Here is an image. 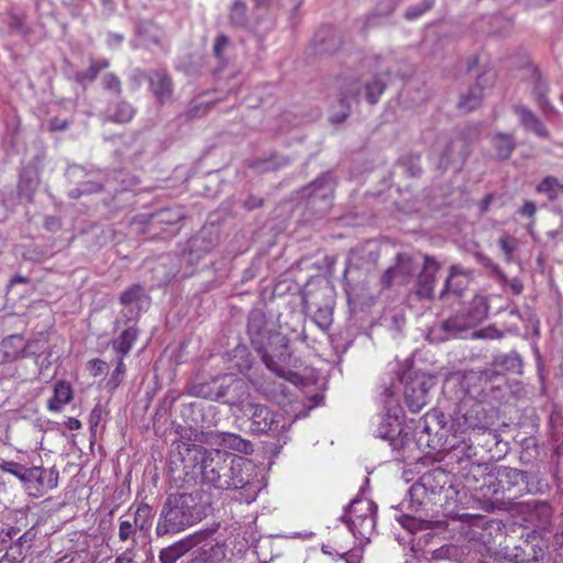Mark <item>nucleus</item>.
<instances>
[{
  "label": "nucleus",
  "mask_w": 563,
  "mask_h": 563,
  "mask_svg": "<svg viewBox=\"0 0 563 563\" xmlns=\"http://www.w3.org/2000/svg\"><path fill=\"white\" fill-rule=\"evenodd\" d=\"M135 109L126 101H120L115 104L113 112L109 115V121L125 124L135 115Z\"/></svg>",
  "instance_id": "cd10ccee"
},
{
  "label": "nucleus",
  "mask_w": 563,
  "mask_h": 563,
  "mask_svg": "<svg viewBox=\"0 0 563 563\" xmlns=\"http://www.w3.org/2000/svg\"><path fill=\"white\" fill-rule=\"evenodd\" d=\"M448 474L440 467L431 470L420 477V481L412 486V489L422 488L432 495L438 494L446 484Z\"/></svg>",
  "instance_id": "f3484780"
},
{
  "label": "nucleus",
  "mask_w": 563,
  "mask_h": 563,
  "mask_svg": "<svg viewBox=\"0 0 563 563\" xmlns=\"http://www.w3.org/2000/svg\"><path fill=\"white\" fill-rule=\"evenodd\" d=\"M104 3L108 1V0H102Z\"/></svg>",
  "instance_id": "69168bd1"
},
{
  "label": "nucleus",
  "mask_w": 563,
  "mask_h": 563,
  "mask_svg": "<svg viewBox=\"0 0 563 563\" xmlns=\"http://www.w3.org/2000/svg\"><path fill=\"white\" fill-rule=\"evenodd\" d=\"M515 112L526 129L530 130L532 133L540 137H549V132L543 123L528 108L523 106H517L515 108Z\"/></svg>",
  "instance_id": "4be33fe9"
},
{
  "label": "nucleus",
  "mask_w": 563,
  "mask_h": 563,
  "mask_svg": "<svg viewBox=\"0 0 563 563\" xmlns=\"http://www.w3.org/2000/svg\"><path fill=\"white\" fill-rule=\"evenodd\" d=\"M219 444L223 448V451L232 450L243 454H251L253 452L252 443L235 433H221L219 435Z\"/></svg>",
  "instance_id": "5701e85b"
},
{
  "label": "nucleus",
  "mask_w": 563,
  "mask_h": 563,
  "mask_svg": "<svg viewBox=\"0 0 563 563\" xmlns=\"http://www.w3.org/2000/svg\"><path fill=\"white\" fill-rule=\"evenodd\" d=\"M470 536L472 540L489 547L495 543L496 538L503 534V527L499 520L487 519L482 515L468 516Z\"/></svg>",
  "instance_id": "1a4fd4ad"
},
{
  "label": "nucleus",
  "mask_w": 563,
  "mask_h": 563,
  "mask_svg": "<svg viewBox=\"0 0 563 563\" xmlns=\"http://www.w3.org/2000/svg\"><path fill=\"white\" fill-rule=\"evenodd\" d=\"M314 42L321 46V51L324 53L335 52L342 44L341 38L335 36L333 30L329 27L320 30L314 36Z\"/></svg>",
  "instance_id": "393cba45"
},
{
  "label": "nucleus",
  "mask_w": 563,
  "mask_h": 563,
  "mask_svg": "<svg viewBox=\"0 0 563 563\" xmlns=\"http://www.w3.org/2000/svg\"><path fill=\"white\" fill-rule=\"evenodd\" d=\"M405 402L408 409L417 413L428 404V387L424 379L413 377L406 382L404 389Z\"/></svg>",
  "instance_id": "f8f14e48"
},
{
  "label": "nucleus",
  "mask_w": 563,
  "mask_h": 563,
  "mask_svg": "<svg viewBox=\"0 0 563 563\" xmlns=\"http://www.w3.org/2000/svg\"><path fill=\"white\" fill-rule=\"evenodd\" d=\"M153 518L154 511L148 504L141 503L137 505L133 519L135 528L141 531H147L152 527Z\"/></svg>",
  "instance_id": "a878e982"
},
{
  "label": "nucleus",
  "mask_w": 563,
  "mask_h": 563,
  "mask_svg": "<svg viewBox=\"0 0 563 563\" xmlns=\"http://www.w3.org/2000/svg\"><path fill=\"white\" fill-rule=\"evenodd\" d=\"M478 336H481V338H486L487 335H486V334H484V330H482V331L478 333Z\"/></svg>",
  "instance_id": "052dcab7"
},
{
  "label": "nucleus",
  "mask_w": 563,
  "mask_h": 563,
  "mask_svg": "<svg viewBox=\"0 0 563 563\" xmlns=\"http://www.w3.org/2000/svg\"><path fill=\"white\" fill-rule=\"evenodd\" d=\"M489 306L487 299L483 296H475L470 303V308L466 313V324L472 327L482 322L488 314Z\"/></svg>",
  "instance_id": "b1692460"
},
{
  "label": "nucleus",
  "mask_w": 563,
  "mask_h": 563,
  "mask_svg": "<svg viewBox=\"0 0 563 563\" xmlns=\"http://www.w3.org/2000/svg\"><path fill=\"white\" fill-rule=\"evenodd\" d=\"M536 191L547 195L550 201H554L559 192L563 194V184L553 176H547L537 185Z\"/></svg>",
  "instance_id": "bb28decb"
},
{
  "label": "nucleus",
  "mask_w": 563,
  "mask_h": 563,
  "mask_svg": "<svg viewBox=\"0 0 563 563\" xmlns=\"http://www.w3.org/2000/svg\"><path fill=\"white\" fill-rule=\"evenodd\" d=\"M91 363L93 365H99V369H101V367L106 365V363L103 361L98 360V358L97 360H92Z\"/></svg>",
  "instance_id": "6e6d98bb"
},
{
  "label": "nucleus",
  "mask_w": 563,
  "mask_h": 563,
  "mask_svg": "<svg viewBox=\"0 0 563 563\" xmlns=\"http://www.w3.org/2000/svg\"><path fill=\"white\" fill-rule=\"evenodd\" d=\"M101 416H102V408L100 405H96L92 408V410L89 415V419H88V422H89L91 429L96 428L99 424V422L101 420Z\"/></svg>",
  "instance_id": "37998d69"
},
{
  "label": "nucleus",
  "mask_w": 563,
  "mask_h": 563,
  "mask_svg": "<svg viewBox=\"0 0 563 563\" xmlns=\"http://www.w3.org/2000/svg\"><path fill=\"white\" fill-rule=\"evenodd\" d=\"M125 371L126 368L124 364V357H118L115 368L112 372L108 384L111 385L113 388H117L122 383L123 377L125 375Z\"/></svg>",
  "instance_id": "c9c22d12"
},
{
  "label": "nucleus",
  "mask_w": 563,
  "mask_h": 563,
  "mask_svg": "<svg viewBox=\"0 0 563 563\" xmlns=\"http://www.w3.org/2000/svg\"><path fill=\"white\" fill-rule=\"evenodd\" d=\"M229 45V37L224 34H220L219 36H217L216 41H214V45H213V55L216 58H218L219 60H222L223 59V52L225 51V48L228 47Z\"/></svg>",
  "instance_id": "a19ab883"
},
{
  "label": "nucleus",
  "mask_w": 563,
  "mask_h": 563,
  "mask_svg": "<svg viewBox=\"0 0 563 563\" xmlns=\"http://www.w3.org/2000/svg\"><path fill=\"white\" fill-rule=\"evenodd\" d=\"M494 79V73H482L477 77L475 86L470 88L467 93L461 96L460 101L457 103L459 109L465 113L477 109L482 104L484 86L493 84Z\"/></svg>",
  "instance_id": "ddd939ff"
},
{
  "label": "nucleus",
  "mask_w": 563,
  "mask_h": 563,
  "mask_svg": "<svg viewBox=\"0 0 563 563\" xmlns=\"http://www.w3.org/2000/svg\"><path fill=\"white\" fill-rule=\"evenodd\" d=\"M250 462L223 450H206L201 459V475L206 484L221 490L244 488L250 483Z\"/></svg>",
  "instance_id": "f03ea898"
},
{
  "label": "nucleus",
  "mask_w": 563,
  "mask_h": 563,
  "mask_svg": "<svg viewBox=\"0 0 563 563\" xmlns=\"http://www.w3.org/2000/svg\"><path fill=\"white\" fill-rule=\"evenodd\" d=\"M462 433L464 434L462 443L464 444V450L468 457L476 456L478 449L490 451L492 446L496 445L498 442V434L485 426L467 424Z\"/></svg>",
  "instance_id": "0eeeda50"
},
{
  "label": "nucleus",
  "mask_w": 563,
  "mask_h": 563,
  "mask_svg": "<svg viewBox=\"0 0 563 563\" xmlns=\"http://www.w3.org/2000/svg\"><path fill=\"white\" fill-rule=\"evenodd\" d=\"M102 86L106 90L111 91L114 95H120L122 92L121 80L113 73H108L103 76Z\"/></svg>",
  "instance_id": "f704fd0d"
},
{
  "label": "nucleus",
  "mask_w": 563,
  "mask_h": 563,
  "mask_svg": "<svg viewBox=\"0 0 563 563\" xmlns=\"http://www.w3.org/2000/svg\"><path fill=\"white\" fill-rule=\"evenodd\" d=\"M549 235L555 236V233L554 232H549Z\"/></svg>",
  "instance_id": "0e129e2a"
},
{
  "label": "nucleus",
  "mask_w": 563,
  "mask_h": 563,
  "mask_svg": "<svg viewBox=\"0 0 563 563\" xmlns=\"http://www.w3.org/2000/svg\"><path fill=\"white\" fill-rule=\"evenodd\" d=\"M345 99H346V96H344V97H342V98H341V103H342L343 106H344V103H345Z\"/></svg>",
  "instance_id": "680f3d73"
},
{
  "label": "nucleus",
  "mask_w": 563,
  "mask_h": 563,
  "mask_svg": "<svg viewBox=\"0 0 563 563\" xmlns=\"http://www.w3.org/2000/svg\"><path fill=\"white\" fill-rule=\"evenodd\" d=\"M434 272L424 271L419 275L417 295L422 298H431L434 295Z\"/></svg>",
  "instance_id": "c85d7f7f"
},
{
  "label": "nucleus",
  "mask_w": 563,
  "mask_h": 563,
  "mask_svg": "<svg viewBox=\"0 0 563 563\" xmlns=\"http://www.w3.org/2000/svg\"><path fill=\"white\" fill-rule=\"evenodd\" d=\"M137 528H135L134 522H131L130 520H120L119 525V539L122 542H125L132 538H134L136 533Z\"/></svg>",
  "instance_id": "58836bf2"
},
{
  "label": "nucleus",
  "mask_w": 563,
  "mask_h": 563,
  "mask_svg": "<svg viewBox=\"0 0 563 563\" xmlns=\"http://www.w3.org/2000/svg\"><path fill=\"white\" fill-rule=\"evenodd\" d=\"M376 504L367 498L353 500L345 512L350 531L361 541H368L376 527Z\"/></svg>",
  "instance_id": "39448f33"
},
{
  "label": "nucleus",
  "mask_w": 563,
  "mask_h": 563,
  "mask_svg": "<svg viewBox=\"0 0 563 563\" xmlns=\"http://www.w3.org/2000/svg\"><path fill=\"white\" fill-rule=\"evenodd\" d=\"M109 62L107 59L91 60L88 69L86 70L84 78L88 81H93L97 79L99 73L109 67Z\"/></svg>",
  "instance_id": "72a5a7b5"
},
{
  "label": "nucleus",
  "mask_w": 563,
  "mask_h": 563,
  "mask_svg": "<svg viewBox=\"0 0 563 563\" xmlns=\"http://www.w3.org/2000/svg\"><path fill=\"white\" fill-rule=\"evenodd\" d=\"M55 563H74V556L65 555L58 559Z\"/></svg>",
  "instance_id": "603ef678"
},
{
  "label": "nucleus",
  "mask_w": 563,
  "mask_h": 563,
  "mask_svg": "<svg viewBox=\"0 0 563 563\" xmlns=\"http://www.w3.org/2000/svg\"><path fill=\"white\" fill-rule=\"evenodd\" d=\"M464 486L486 510H494L505 503L531 494L534 485L531 475L509 466L489 471L487 464L472 463L463 474Z\"/></svg>",
  "instance_id": "f257e3e1"
},
{
  "label": "nucleus",
  "mask_w": 563,
  "mask_h": 563,
  "mask_svg": "<svg viewBox=\"0 0 563 563\" xmlns=\"http://www.w3.org/2000/svg\"><path fill=\"white\" fill-rule=\"evenodd\" d=\"M509 287L514 295H520L523 290V285H522L521 280L518 278H512L509 282Z\"/></svg>",
  "instance_id": "a18cd8bd"
},
{
  "label": "nucleus",
  "mask_w": 563,
  "mask_h": 563,
  "mask_svg": "<svg viewBox=\"0 0 563 563\" xmlns=\"http://www.w3.org/2000/svg\"><path fill=\"white\" fill-rule=\"evenodd\" d=\"M445 417L438 410L428 411L421 419V432L428 437L427 444L435 450L439 442L445 435Z\"/></svg>",
  "instance_id": "9b49d317"
},
{
  "label": "nucleus",
  "mask_w": 563,
  "mask_h": 563,
  "mask_svg": "<svg viewBox=\"0 0 563 563\" xmlns=\"http://www.w3.org/2000/svg\"><path fill=\"white\" fill-rule=\"evenodd\" d=\"M27 468L29 467H26L18 462H14V461H4L3 463L0 464V470L3 473L11 474V475L18 477L21 482H23V478L26 474Z\"/></svg>",
  "instance_id": "2f4dec72"
},
{
  "label": "nucleus",
  "mask_w": 563,
  "mask_h": 563,
  "mask_svg": "<svg viewBox=\"0 0 563 563\" xmlns=\"http://www.w3.org/2000/svg\"><path fill=\"white\" fill-rule=\"evenodd\" d=\"M199 520L197 501L191 494L169 495L159 515L156 534L162 537L168 533H178Z\"/></svg>",
  "instance_id": "20e7f679"
},
{
  "label": "nucleus",
  "mask_w": 563,
  "mask_h": 563,
  "mask_svg": "<svg viewBox=\"0 0 563 563\" xmlns=\"http://www.w3.org/2000/svg\"><path fill=\"white\" fill-rule=\"evenodd\" d=\"M150 89L163 104L173 95V80L172 77L165 70H157L148 78Z\"/></svg>",
  "instance_id": "2eb2a0df"
},
{
  "label": "nucleus",
  "mask_w": 563,
  "mask_h": 563,
  "mask_svg": "<svg viewBox=\"0 0 563 563\" xmlns=\"http://www.w3.org/2000/svg\"><path fill=\"white\" fill-rule=\"evenodd\" d=\"M246 412L250 415L251 429L256 433H278L284 426L280 424L283 415L272 411L267 406L260 404L247 405Z\"/></svg>",
  "instance_id": "6e6552de"
},
{
  "label": "nucleus",
  "mask_w": 563,
  "mask_h": 563,
  "mask_svg": "<svg viewBox=\"0 0 563 563\" xmlns=\"http://www.w3.org/2000/svg\"><path fill=\"white\" fill-rule=\"evenodd\" d=\"M199 542L196 536H190L175 544L163 549L159 553L161 563H176L186 552Z\"/></svg>",
  "instance_id": "aec40b11"
},
{
  "label": "nucleus",
  "mask_w": 563,
  "mask_h": 563,
  "mask_svg": "<svg viewBox=\"0 0 563 563\" xmlns=\"http://www.w3.org/2000/svg\"><path fill=\"white\" fill-rule=\"evenodd\" d=\"M114 563H131V561L123 556H119L115 559Z\"/></svg>",
  "instance_id": "4d7b16f0"
},
{
  "label": "nucleus",
  "mask_w": 563,
  "mask_h": 563,
  "mask_svg": "<svg viewBox=\"0 0 563 563\" xmlns=\"http://www.w3.org/2000/svg\"><path fill=\"white\" fill-rule=\"evenodd\" d=\"M498 244L504 253L505 261L510 263L512 261L514 252L518 247V240L514 236L504 235L499 238Z\"/></svg>",
  "instance_id": "7c9ffc66"
},
{
  "label": "nucleus",
  "mask_w": 563,
  "mask_h": 563,
  "mask_svg": "<svg viewBox=\"0 0 563 563\" xmlns=\"http://www.w3.org/2000/svg\"><path fill=\"white\" fill-rule=\"evenodd\" d=\"M30 282V279L25 276H21V275H15L11 278L10 280V284L11 285H14V284H27Z\"/></svg>",
  "instance_id": "8fccbe9b"
},
{
  "label": "nucleus",
  "mask_w": 563,
  "mask_h": 563,
  "mask_svg": "<svg viewBox=\"0 0 563 563\" xmlns=\"http://www.w3.org/2000/svg\"><path fill=\"white\" fill-rule=\"evenodd\" d=\"M537 208L532 201H525L522 207L519 209L521 216L533 218L536 216Z\"/></svg>",
  "instance_id": "c03bdc74"
},
{
  "label": "nucleus",
  "mask_w": 563,
  "mask_h": 563,
  "mask_svg": "<svg viewBox=\"0 0 563 563\" xmlns=\"http://www.w3.org/2000/svg\"><path fill=\"white\" fill-rule=\"evenodd\" d=\"M139 328L130 325L112 340L111 347L118 354V357H125L130 353L139 339Z\"/></svg>",
  "instance_id": "6ab92c4d"
},
{
  "label": "nucleus",
  "mask_w": 563,
  "mask_h": 563,
  "mask_svg": "<svg viewBox=\"0 0 563 563\" xmlns=\"http://www.w3.org/2000/svg\"><path fill=\"white\" fill-rule=\"evenodd\" d=\"M19 532V529L15 527H9L7 529H2V532L5 537L9 539H12L13 536H15Z\"/></svg>",
  "instance_id": "3c124183"
},
{
  "label": "nucleus",
  "mask_w": 563,
  "mask_h": 563,
  "mask_svg": "<svg viewBox=\"0 0 563 563\" xmlns=\"http://www.w3.org/2000/svg\"><path fill=\"white\" fill-rule=\"evenodd\" d=\"M246 5L243 1H235L231 9V20L235 23H243L245 20Z\"/></svg>",
  "instance_id": "ea45409f"
},
{
  "label": "nucleus",
  "mask_w": 563,
  "mask_h": 563,
  "mask_svg": "<svg viewBox=\"0 0 563 563\" xmlns=\"http://www.w3.org/2000/svg\"><path fill=\"white\" fill-rule=\"evenodd\" d=\"M498 275L501 279H505V275L503 273H498Z\"/></svg>",
  "instance_id": "e2e57ef3"
},
{
  "label": "nucleus",
  "mask_w": 563,
  "mask_h": 563,
  "mask_svg": "<svg viewBox=\"0 0 563 563\" xmlns=\"http://www.w3.org/2000/svg\"><path fill=\"white\" fill-rule=\"evenodd\" d=\"M347 117V113H344L341 118L334 120L335 122H342Z\"/></svg>",
  "instance_id": "13d9d810"
},
{
  "label": "nucleus",
  "mask_w": 563,
  "mask_h": 563,
  "mask_svg": "<svg viewBox=\"0 0 563 563\" xmlns=\"http://www.w3.org/2000/svg\"><path fill=\"white\" fill-rule=\"evenodd\" d=\"M471 327V324H466V317H464L462 320H460L459 317L450 318L444 320L442 323V329L448 332H460Z\"/></svg>",
  "instance_id": "4c0bfd02"
},
{
  "label": "nucleus",
  "mask_w": 563,
  "mask_h": 563,
  "mask_svg": "<svg viewBox=\"0 0 563 563\" xmlns=\"http://www.w3.org/2000/svg\"><path fill=\"white\" fill-rule=\"evenodd\" d=\"M27 534H29V532H25L24 534H22V536L18 539V544H19L20 547H22V545H23V543L27 541Z\"/></svg>",
  "instance_id": "5fc2aeb1"
},
{
  "label": "nucleus",
  "mask_w": 563,
  "mask_h": 563,
  "mask_svg": "<svg viewBox=\"0 0 563 563\" xmlns=\"http://www.w3.org/2000/svg\"><path fill=\"white\" fill-rule=\"evenodd\" d=\"M36 343L37 341L35 340L24 342L23 338L20 335H10L4 338L0 343V352L2 353L0 363L3 364L35 354L31 349Z\"/></svg>",
  "instance_id": "9d476101"
},
{
  "label": "nucleus",
  "mask_w": 563,
  "mask_h": 563,
  "mask_svg": "<svg viewBox=\"0 0 563 563\" xmlns=\"http://www.w3.org/2000/svg\"><path fill=\"white\" fill-rule=\"evenodd\" d=\"M398 271H399V267H397V266H393V267H389L388 269H386L382 276V285L384 287H390L396 278Z\"/></svg>",
  "instance_id": "79ce46f5"
},
{
  "label": "nucleus",
  "mask_w": 563,
  "mask_h": 563,
  "mask_svg": "<svg viewBox=\"0 0 563 563\" xmlns=\"http://www.w3.org/2000/svg\"><path fill=\"white\" fill-rule=\"evenodd\" d=\"M385 89H386L385 80L382 79L380 75H375L373 80L365 85L366 100L371 104L377 103L380 96L384 93Z\"/></svg>",
  "instance_id": "c756f323"
},
{
  "label": "nucleus",
  "mask_w": 563,
  "mask_h": 563,
  "mask_svg": "<svg viewBox=\"0 0 563 563\" xmlns=\"http://www.w3.org/2000/svg\"><path fill=\"white\" fill-rule=\"evenodd\" d=\"M142 294V287L140 285H133L123 291L120 296V302L123 306H129L135 302Z\"/></svg>",
  "instance_id": "e433bc0d"
},
{
  "label": "nucleus",
  "mask_w": 563,
  "mask_h": 563,
  "mask_svg": "<svg viewBox=\"0 0 563 563\" xmlns=\"http://www.w3.org/2000/svg\"><path fill=\"white\" fill-rule=\"evenodd\" d=\"M470 276V272L464 271L462 267L452 266L440 297L443 298L449 292L461 296L462 290L467 286Z\"/></svg>",
  "instance_id": "a211bd4d"
},
{
  "label": "nucleus",
  "mask_w": 563,
  "mask_h": 563,
  "mask_svg": "<svg viewBox=\"0 0 563 563\" xmlns=\"http://www.w3.org/2000/svg\"><path fill=\"white\" fill-rule=\"evenodd\" d=\"M59 473L54 467H29L23 478L24 488L33 497H42L58 485Z\"/></svg>",
  "instance_id": "423d86ee"
},
{
  "label": "nucleus",
  "mask_w": 563,
  "mask_h": 563,
  "mask_svg": "<svg viewBox=\"0 0 563 563\" xmlns=\"http://www.w3.org/2000/svg\"><path fill=\"white\" fill-rule=\"evenodd\" d=\"M335 553L340 556H343L347 553L346 547H339L338 549H334Z\"/></svg>",
  "instance_id": "864d4df0"
},
{
  "label": "nucleus",
  "mask_w": 563,
  "mask_h": 563,
  "mask_svg": "<svg viewBox=\"0 0 563 563\" xmlns=\"http://www.w3.org/2000/svg\"><path fill=\"white\" fill-rule=\"evenodd\" d=\"M525 508L527 515L526 521L531 523L533 527L544 528L550 523L553 510L549 503L533 500L527 503Z\"/></svg>",
  "instance_id": "4468645a"
},
{
  "label": "nucleus",
  "mask_w": 563,
  "mask_h": 563,
  "mask_svg": "<svg viewBox=\"0 0 563 563\" xmlns=\"http://www.w3.org/2000/svg\"><path fill=\"white\" fill-rule=\"evenodd\" d=\"M247 334L253 349L265 366L279 377H286L285 366L292 356L289 339L280 332L268 331L263 314H255L247 323Z\"/></svg>",
  "instance_id": "7ed1b4c3"
},
{
  "label": "nucleus",
  "mask_w": 563,
  "mask_h": 563,
  "mask_svg": "<svg viewBox=\"0 0 563 563\" xmlns=\"http://www.w3.org/2000/svg\"><path fill=\"white\" fill-rule=\"evenodd\" d=\"M74 398L71 385L66 380H57L54 384L53 396L47 400V410L60 412L63 407L69 404Z\"/></svg>",
  "instance_id": "dca6fc26"
},
{
  "label": "nucleus",
  "mask_w": 563,
  "mask_h": 563,
  "mask_svg": "<svg viewBox=\"0 0 563 563\" xmlns=\"http://www.w3.org/2000/svg\"><path fill=\"white\" fill-rule=\"evenodd\" d=\"M434 4V0H423L421 3L408 8L406 11V19L411 21L420 18L427 11H429Z\"/></svg>",
  "instance_id": "473e14b6"
},
{
  "label": "nucleus",
  "mask_w": 563,
  "mask_h": 563,
  "mask_svg": "<svg viewBox=\"0 0 563 563\" xmlns=\"http://www.w3.org/2000/svg\"><path fill=\"white\" fill-rule=\"evenodd\" d=\"M68 126L67 122L59 123L57 119L49 121V130L51 131H62Z\"/></svg>",
  "instance_id": "09e8293b"
},
{
  "label": "nucleus",
  "mask_w": 563,
  "mask_h": 563,
  "mask_svg": "<svg viewBox=\"0 0 563 563\" xmlns=\"http://www.w3.org/2000/svg\"><path fill=\"white\" fill-rule=\"evenodd\" d=\"M493 199H494L493 195H492V194H487V195H486V196L481 200V202H479V210H481V213H485V212L488 210V208H489V206H490V203H492Z\"/></svg>",
  "instance_id": "49530a36"
},
{
  "label": "nucleus",
  "mask_w": 563,
  "mask_h": 563,
  "mask_svg": "<svg viewBox=\"0 0 563 563\" xmlns=\"http://www.w3.org/2000/svg\"><path fill=\"white\" fill-rule=\"evenodd\" d=\"M492 145L496 157L500 161H506L514 153L517 143L512 134L498 132L492 137Z\"/></svg>",
  "instance_id": "412c9836"
},
{
  "label": "nucleus",
  "mask_w": 563,
  "mask_h": 563,
  "mask_svg": "<svg viewBox=\"0 0 563 563\" xmlns=\"http://www.w3.org/2000/svg\"><path fill=\"white\" fill-rule=\"evenodd\" d=\"M65 426L68 430H79L81 428V422L77 418L69 417L65 421Z\"/></svg>",
  "instance_id": "de8ad7c7"
},
{
  "label": "nucleus",
  "mask_w": 563,
  "mask_h": 563,
  "mask_svg": "<svg viewBox=\"0 0 563 563\" xmlns=\"http://www.w3.org/2000/svg\"><path fill=\"white\" fill-rule=\"evenodd\" d=\"M329 548H330V544L323 545V547H322V551H323L324 553H330V551H328V549H329Z\"/></svg>",
  "instance_id": "bf43d9fd"
}]
</instances>
